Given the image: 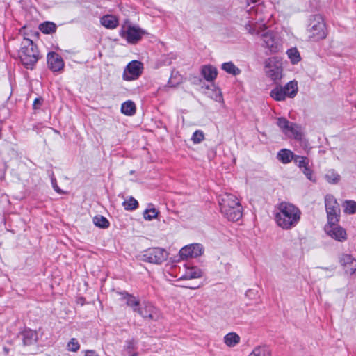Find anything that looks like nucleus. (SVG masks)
Wrapping results in <instances>:
<instances>
[{"label":"nucleus","mask_w":356,"mask_h":356,"mask_svg":"<svg viewBox=\"0 0 356 356\" xmlns=\"http://www.w3.org/2000/svg\"><path fill=\"white\" fill-rule=\"evenodd\" d=\"M125 298L127 300V305L132 307L134 311L137 312L138 307H140L138 300H137L135 297L129 295H127Z\"/></svg>","instance_id":"nucleus-37"},{"label":"nucleus","mask_w":356,"mask_h":356,"mask_svg":"<svg viewBox=\"0 0 356 356\" xmlns=\"http://www.w3.org/2000/svg\"><path fill=\"white\" fill-rule=\"evenodd\" d=\"M325 205L327 212V220H331V218L339 219V205L332 195L328 194L325 195Z\"/></svg>","instance_id":"nucleus-11"},{"label":"nucleus","mask_w":356,"mask_h":356,"mask_svg":"<svg viewBox=\"0 0 356 356\" xmlns=\"http://www.w3.org/2000/svg\"><path fill=\"white\" fill-rule=\"evenodd\" d=\"M201 72L202 76L207 81H213L217 76V70L211 65L203 66Z\"/></svg>","instance_id":"nucleus-23"},{"label":"nucleus","mask_w":356,"mask_h":356,"mask_svg":"<svg viewBox=\"0 0 356 356\" xmlns=\"http://www.w3.org/2000/svg\"><path fill=\"white\" fill-rule=\"evenodd\" d=\"M192 141L195 144H198L204 140V134L200 130L195 131L191 138Z\"/></svg>","instance_id":"nucleus-38"},{"label":"nucleus","mask_w":356,"mask_h":356,"mask_svg":"<svg viewBox=\"0 0 356 356\" xmlns=\"http://www.w3.org/2000/svg\"><path fill=\"white\" fill-rule=\"evenodd\" d=\"M79 344L76 339H72L67 344V348L72 352H76L79 349Z\"/></svg>","instance_id":"nucleus-41"},{"label":"nucleus","mask_w":356,"mask_h":356,"mask_svg":"<svg viewBox=\"0 0 356 356\" xmlns=\"http://www.w3.org/2000/svg\"><path fill=\"white\" fill-rule=\"evenodd\" d=\"M246 29L252 35H260L266 32L267 26L265 24L259 22H250L246 25Z\"/></svg>","instance_id":"nucleus-19"},{"label":"nucleus","mask_w":356,"mask_h":356,"mask_svg":"<svg viewBox=\"0 0 356 356\" xmlns=\"http://www.w3.org/2000/svg\"><path fill=\"white\" fill-rule=\"evenodd\" d=\"M293 161H294L295 163L300 169H302L305 167H306L308 165H309V159L307 158V157H305V156L295 155Z\"/></svg>","instance_id":"nucleus-33"},{"label":"nucleus","mask_w":356,"mask_h":356,"mask_svg":"<svg viewBox=\"0 0 356 356\" xmlns=\"http://www.w3.org/2000/svg\"><path fill=\"white\" fill-rule=\"evenodd\" d=\"M286 54L293 64L298 63L301 59L300 53L296 48H291L289 49Z\"/></svg>","instance_id":"nucleus-30"},{"label":"nucleus","mask_w":356,"mask_h":356,"mask_svg":"<svg viewBox=\"0 0 356 356\" xmlns=\"http://www.w3.org/2000/svg\"><path fill=\"white\" fill-rule=\"evenodd\" d=\"M339 262L346 273L353 275L356 273V259L350 254H341L339 257Z\"/></svg>","instance_id":"nucleus-14"},{"label":"nucleus","mask_w":356,"mask_h":356,"mask_svg":"<svg viewBox=\"0 0 356 356\" xmlns=\"http://www.w3.org/2000/svg\"><path fill=\"white\" fill-rule=\"evenodd\" d=\"M121 111L127 115H132L136 113L135 104L131 101H127L122 104Z\"/></svg>","instance_id":"nucleus-26"},{"label":"nucleus","mask_w":356,"mask_h":356,"mask_svg":"<svg viewBox=\"0 0 356 356\" xmlns=\"http://www.w3.org/2000/svg\"><path fill=\"white\" fill-rule=\"evenodd\" d=\"M159 214V211L155 208H149L147 209L144 213L143 217L147 220H151L152 219L156 218Z\"/></svg>","instance_id":"nucleus-36"},{"label":"nucleus","mask_w":356,"mask_h":356,"mask_svg":"<svg viewBox=\"0 0 356 356\" xmlns=\"http://www.w3.org/2000/svg\"><path fill=\"white\" fill-rule=\"evenodd\" d=\"M204 248L201 244L193 243L183 247L179 251V256L182 259L191 257H197L203 254Z\"/></svg>","instance_id":"nucleus-13"},{"label":"nucleus","mask_w":356,"mask_h":356,"mask_svg":"<svg viewBox=\"0 0 356 356\" xmlns=\"http://www.w3.org/2000/svg\"><path fill=\"white\" fill-rule=\"evenodd\" d=\"M343 210L346 213L353 214L356 212V202L352 200L346 201L343 204Z\"/></svg>","instance_id":"nucleus-35"},{"label":"nucleus","mask_w":356,"mask_h":356,"mask_svg":"<svg viewBox=\"0 0 356 356\" xmlns=\"http://www.w3.org/2000/svg\"><path fill=\"white\" fill-rule=\"evenodd\" d=\"M100 22L104 27L111 29L116 28L119 24L118 19L115 16L111 15H107L102 17L100 19Z\"/></svg>","instance_id":"nucleus-22"},{"label":"nucleus","mask_w":356,"mask_h":356,"mask_svg":"<svg viewBox=\"0 0 356 356\" xmlns=\"http://www.w3.org/2000/svg\"><path fill=\"white\" fill-rule=\"evenodd\" d=\"M23 336V343L24 346H29L38 340L37 333L31 330L24 331Z\"/></svg>","instance_id":"nucleus-24"},{"label":"nucleus","mask_w":356,"mask_h":356,"mask_svg":"<svg viewBox=\"0 0 356 356\" xmlns=\"http://www.w3.org/2000/svg\"><path fill=\"white\" fill-rule=\"evenodd\" d=\"M264 71L267 76L274 81L280 80L282 77V63L277 57H272L265 62Z\"/></svg>","instance_id":"nucleus-7"},{"label":"nucleus","mask_w":356,"mask_h":356,"mask_svg":"<svg viewBox=\"0 0 356 356\" xmlns=\"http://www.w3.org/2000/svg\"><path fill=\"white\" fill-rule=\"evenodd\" d=\"M168 85H169V86H170V87H172V86H175V85H173V84L172 83V82H171V79H170L169 80V81H168Z\"/></svg>","instance_id":"nucleus-46"},{"label":"nucleus","mask_w":356,"mask_h":356,"mask_svg":"<svg viewBox=\"0 0 356 356\" xmlns=\"http://www.w3.org/2000/svg\"><path fill=\"white\" fill-rule=\"evenodd\" d=\"M145 33L140 28L131 24L123 25L121 30V36L131 44L137 43Z\"/></svg>","instance_id":"nucleus-10"},{"label":"nucleus","mask_w":356,"mask_h":356,"mask_svg":"<svg viewBox=\"0 0 356 356\" xmlns=\"http://www.w3.org/2000/svg\"><path fill=\"white\" fill-rule=\"evenodd\" d=\"M143 71V64L137 60L130 62L123 72V79L126 81H132L138 79Z\"/></svg>","instance_id":"nucleus-12"},{"label":"nucleus","mask_w":356,"mask_h":356,"mask_svg":"<svg viewBox=\"0 0 356 356\" xmlns=\"http://www.w3.org/2000/svg\"><path fill=\"white\" fill-rule=\"evenodd\" d=\"M42 99L40 98H37L35 99L33 106L34 109H37L39 108V106L42 104Z\"/></svg>","instance_id":"nucleus-43"},{"label":"nucleus","mask_w":356,"mask_h":356,"mask_svg":"<svg viewBox=\"0 0 356 356\" xmlns=\"http://www.w3.org/2000/svg\"><path fill=\"white\" fill-rule=\"evenodd\" d=\"M248 356H271V352L266 346H258Z\"/></svg>","instance_id":"nucleus-27"},{"label":"nucleus","mask_w":356,"mask_h":356,"mask_svg":"<svg viewBox=\"0 0 356 356\" xmlns=\"http://www.w3.org/2000/svg\"><path fill=\"white\" fill-rule=\"evenodd\" d=\"M202 272L197 267H186L184 274L180 277V280H191L199 278L202 276Z\"/></svg>","instance_id":"nucleus-20"},{"label":"nucleus","mask_w":356,"mask_h":356,"mask_svg":"<svg viewBox=\"0 0 356 356\" xmlns=\"http://www.w3.org/2000/svg\"><path fill=\"white\" fill-rule=\"evenodd\" d=\"M338 222L339 219L331 218V220H327V223L325 226V231L332 238L343 242L347 239V233L343 228L337 224Z\"/></svg>","instance_id":"nucleus-9"},{"label":"nucleus","mask_w":356,"mask_h":356,"mask_svg":"<svg viewBox=\"0 0 356 356\" xmlns=\"http://www.w3.org/2000/svg\"><path fill=\"white\" fill-rule=\"evenodd\" d=\"M85 356H98V355L93 351H87Z\"/></svg>","instance_id":"nucleus-44"},{"label":"nucleus","mask_w":356,"mask_h":356,"mask_svg":"<svg viewBox=\"0 0 356 356\" xmlns=\"http://www.w3.org/2000/svg\"><path fill=\"white\" fill-rule=\"evenodd\" d=\"M301 170L309 180L312 182H316V178L314 177L313 170L310 168L309 165L301 169Z\"/></svg>","instance_id":"nucleus-40"},{"label":"nucleus","mask_w":356,"mask_h":356,"mask_svg":"<svg viewBox=\"0 0 356 356\" xmlns=\"http://www.w3.org/2000/svg\"><path fill=\"white\" fill-rule=\"evenodd\" d=\"M222 69L226 72L234 76L241 73V70L232 62L223 63L222 65Z\"/></svg>","instance_id":"nucleus-28"},{"label":"nucleus","mask_w":356,"mask_h":356,"mask_svg":"<svg viewBox=\"0 0 356 356\" xmlns=\"http://www.w3.org/2000/svg\"><path fill=\"white\" fill-rule=\"evenodd\" d=\"M122 204L126 210H134L138 206V201L132 197L125 200Z\"/></svg>","instance_id":"nucleus-34"},{"label":"nucleus","mask_w":356,"mask_h":356,"mask_svg":"<svg viewBox=\"0 0 356 356\" xmlns=\"http://www.w3.org/2000/svg\"><path fill=\"white\" fill-rule=\"evenodd\" d=\"M262 47L268 49L271 53L280 51L282 47V40L277 33L271 31L261 34Z\"/></svg>","instance_id":"nucleus-6"},{"label":"nucleus","mask_w":356,"mask_h":356,"mask_svg":"<svg viewBox=\"0 0 356 356\" xmlns=\"http://www.w3.org/2000/svg\"><path fill=\"white\" fill-rule=\"evenodd\" d=\"M220 211L230 221H238L242 217V206L236 196L224 193L219 200Z\"/></svg>","instance_id":"nucleus-2"},{"label":"nucleus","mask_w":356,"mask_h":356,"mask_svg":"<svg viewBox=\"0 0 356 356\" xmlns=\"http://www.w3.org/2000/svg\"><path fill=\"white\" fill-rule=\"evenodd\" d=\"M94 224L100 228H107L109 226L108 220L102 216H97L93 218Z\"/></svg>","instance_id":"nucleus-32"},{"label":"nucleus","mask_w":356,"mask_h":356,"mask_svg":"<svg viewBox=\"0 0 356 356\" xmlns=\"http://www.w3.org/2000/svg\"><path fill=\"white\" fill-rule=\"evenodd\" d=\"M278 158L283 163H289L292 159H294L295 155L293 153L286 149H283L280 150L278 153Z\"/></svg>","instance_id":"nucleus-25"},{"label":"nucleus","mask_w":356,"mask_h":356,"mask_svg":"<svg viewBox=\"0 0 356 356\" xmlns=\"http://www.w3.org/2000/svg\"><path fill=\"white\" fill-rule=\"evenodd\" d=\"M54 189L59 193H61V191L60 190V188H58V187L57 186H54Z\"/></svg>","instance_id":"nucleus-45"},{"label":"nucleus","mask_w":356,"mask_h":356,"mask_svg":"<svg viewBox=\"0 0 356 356\" xmlns=\"http://www.w3.org/2000/svg\"><path fill=\"white\" fill-rule=\"evenodd\" d=\"M301 170L309 180L312 182H316V178L314 177L313 170L310 168L309 165L301 169Z\"/></svg>","instance_id":"nucleus-39"},{"label":"nucleus","mask_w":356,"mask_h":356,"mask_svg":"<svg viewBox=\"0 0 356 356\" xmlns=\"http://www.w3.org/2000/svg\"><path fill=\"white\" fill-rule=\"evenodd\" d=\"M288 122H289V121L286 119H285L284 118H280L277 119V124L279 126V127L281 129V130L282 131L284 128L286 127Z\"/></svg>","instance_id":"nucleus-42"},{"label":"nucleus","mask_w":356,"mask_h":356,"mask_svg":"<svg viewBox=\"0 0 356 356\" xmlns=\"http://www.w3.org/2000/svg\"><path fill=\"white\" fill-rule=\"evenodd\" d=\"M211 88V91L208 92V95L216 102H222L223 98L221 90L214 86H212Z\"/></svg>","instance_id":"nucleus-29"},{"label":"nucleus","mask_w":356,"mask_h":356,"mask_svg":"<svg viewBox=\"0 0 356 356\" xmlns=\"http://www.w3.org/2000/svg\"><path fill=\"white\" fill-rule=\"evenodd\" d=\"M168 252L161 248H152L144 251L140 256L143 261L159 264L168 258Z\"/></svg>","instance_id":"nucleus-8"},{"label":"nucleus","mask_w":356,"mask_h":356,"mask_svg":"<svg viewBox=\"0 0 356 356\" xmlns=\"http://www.w3.org/2000/svg\"><path fill=\"white\" fill-rule=\"evenodd\" d=\"M136 312L145 318L156 320L158 318L157 309L149 303L140 305Z\"/></svg>","instance_id":"nucleus-15"},{"label":"nucleus","mask_w":356,"mask_h":356,"mask_svg":"<svg viewBox=\"0 0 356 356\" xmlns=\"http://www.w3.org/2000/svg\"><path fill=\"white\" fill-rule=\"evenodd\" d=\"M298 92V83L291 81L284 87L277 86L270 93V97L276 101H284L286 97H295Z\"/></svg>","instance_id":"nucleus-5"},{"label":"nucleus","mask_w":356,"mask_h":356,"mask_svg":"<svg viewBox=\"0 0 356 356\" xmlns=\"http://www.w3.org/2000/svg\"><path fill=\"white\" fill-rule=\"evenodd\" d=\"M307 28L308 37L314 41L325 39L327 36L325 24L321 15H312Z\"/></svg>","instance_id":"nucleus-4"},{"label":"nucleus","mask_w":356,"mask_h":356,"mask_svg":"<svg viewBox=\"0 0 356 356\" xmlns=\"http://www.w3.org/2000/svg\"><path fill=\"white\" fill-rule=\"evenodd\" d=\"M40 30L46 34L51 33L56 31V25L53 22H47L40 24Z\"/></svg>","instance_id":"nucleus-31"},{"label":"nucleus","mask_w":356,"mask_h":356,"mask_svg":"<svg viewBox=\"0 0 356 356\" xmlns=\"http://www.w3.org/2000/svg\"><path fill=\"white\" fill-rule=\"evenodd\" d=\"M22 64L28 69H32L38 60V51L32 40L24 38L19 51Z\"/></svg>","instance_id":"nucleus-3"},{"label":"nucleus","mask_w":356,"mask_h":356,"mask_svg":"<svg viewBox=\"0 0 356 356\" xmlns=\"http://www.w3.org/2000/svg\"><path fill=\"white\" fill-rule=\"evenodd\" d=\"M47 63L49 67L54 72L60 71L64 67L62 58L54 52H51L47 55Z\"/></svg>","instance_id":"nucleus-16"},{"label":"nucleus","mask_w":356,"mask_h":356,"mask_svg":"<svg viewBox=\"0 0 356 356\" xmlns=\"http://www.w3.org/2000/svg\"><path fill=\"white\" fill-rule=\"evenodd\" d=\"M133 356H136V355H134Z\"/></svg>","instance_id":"nucleus-47"},{"label":"nucleus","mask_w":356,"mask_h":356,"mask_svg":"<svg viewBox=\"0 0 356 356\" xmlns=\"http://www.w3.org/2000/svg\"><path fill=\"white\" fill-rule=\"evenodd\" d=\"M323 179L331 185L338 184L341 179V175L334 169H327L323 174Z\"/></svg>","instance_id":"nucleus-18"},{"label":"nucleus","mask_w":356,"mask_h":356,"mask_svg":"<svg viewBox=\"0 0 356 356\" xmlns=\"http://www.w3.org/2000/svg\"><path fill=\"white\" fill-rule=\"evenodd\" d=\"M282 132L289 138L296 139H301V129L297 124L288 122L286 128L282 130Z\"/></svg>","instance_id":"nucleus-17"},{"label":"nucleus","mask_w":356,"mask_h":356,"mask_svg":"<svg viewBox=\"0 0 356 356\" xmlns=\"http://www.w3.org/2000/svg\"><path fill=\"white\" fill-rule=\"evenodd\" d=\"M301 211L295 205L283 202L279 204L275 211L277 225L284 230L295 227L300 220Z\"/></svg>","instance_id":"nucleus-1"},{"label":"nucleus","mask_w":356,"mask_h":356,"mask_svg":"<svg viewBox=\"0 0 356 356\" xmlns=\"http://www.w3.org/2000/svg\"><path fill=\"white\" fill-rule=\"evenodd\" d=\"M241 341L240 336L236 332H229L223 338L224 343L229 348L236 346Z\"/></svg>","instance_id":"nucleus-21"}]
</instances>
